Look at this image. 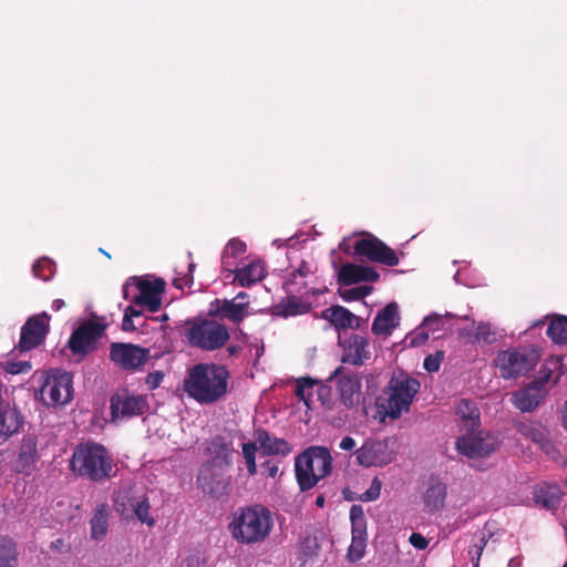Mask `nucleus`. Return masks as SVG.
Wrapping results in <instances>:
<instances>
[{
  "mask_svg": "<svg viewBox=\"0 0 567 567\" xmlns=\"http://www.w3.org/2000/svg\"><path fill=\"white\" fill-rule=\"evenodd\" d=\"M339 249L361 264L346 262L341 265L337 271V284L377 282L384 279L391 272L390 268L396 267L405 256L403 251L394 250L368 231L359 233L353 243L350 238H343L339 244Z\"/></svg>",
  "mask_w": 567,
  "mask_h": 567,
  "instance_id": "obj_1",
  "label": "nucleus"
},
{
  "mask_svg": "<svg viewBox=\"0 0 567 567\" xmlns=\"http://www.w3.org/2000/svg\"><path fill=\"white\" fill-rule=\"evenodd\" d=\"M228 379L229 373L224 365L199 363L188 371L184 390L197 402L210 404L227 393Z\"/></svg>",
  "mask_w": 567,
  "mask_h": 567,
  "instance_id": "obj_2",
  "label": "nucleus"
},
{
  "mask_svg": "<svg viewBox=\"0 0 567 567\" xmlns=\"http://www.w3.org/2000/svg\"><path fill=\"white\" fill-rule=\"evenodd\" d=\"M272 527V515L262 505L238 508L228 526L233 538L245 545L262 543L270 535Z\"/></svg>",
  "mask_w": 567,
  "mask_h": 567,
  "instance_id": "obj_3",
  "label": "nucleus"
},
{
  "mask_svg": "<svg viewBox=\"0 0 567 567\" xmlns=\"http://www.w3.org/2000/svg\"><path fill=\"white\" fill-rule=\"evenodd\" d=\"M113 468V460L107 450L94 442L76 445L70 461V470L75 475L93 482L111 478L114 475Z\"/></svg>",
  "mask_w": 567,
  "mask_h": 567,
  "instance_id": "obj_4",
  "label": "nucleus"
},
{
  "mask_svg": "<svg viewBox=\"0 0 567 567\" xmlns=\"http://www.w3.org/2000/svg\"><path fill=\"white\" fill-rule=\"evenodd\" d=\"M420 390L416 379L409 377H395L389 381L383 393L377 399V406L380 412L395 420L408 412L409 408Z\"/></svg>",
  "mask_w": 567,
  "mask_h": 567,
  "instance_id": "obj_5",
  "label": "nucleus"
},
{
  "mask_svg": "<svg viewBox=\"0 0 567 567\" xmlns=\"http://www.w3.org/2000/svg\"><path fill=\"white\" fill-rule=\"evenodd\" d=\"M332 468V456L326 446H310L296 458V476L301 491L312 488Z\"/></svg>",
  "mask_w": 567,
  "mask_h": 567,
  "instance_id": "obj_6",
  "label": "nucleus"
},
{
  "mask_svg": "<svg viewBox=\"0 0 567 567\" xmlns=\"http://www.w3.org/2000/svg\"><path fill=\"white\" fill-rule=\"evenodd\" d=\"M184 334L189 346L204 351L220 349L230 338L229 330L225 324L208 318L187 320Z\"/></svg>",
  "mask_w": 567,
  "mask_h": 567,
  "instance_id": "obj_7",
  "label": "nucleus"
},
{
  "mask_svg": "<svg viewBox=\"0 0 567 567\" xmlns=\"http://www.w3.org/2000/svg\"><path fill=\"white\" fill-rule=\"evenodd\" d=\"M540 360V353L535 347H518L499 351L495 365L501 378L515 380L532 371Z\"/></svg>",
  "mask_w": 567,
  "mask_h": 567,
  "instance_id": "obj_8",
  "label": "nucleus"
},
{
  "mask_svg": "<svg viewBox=\"0 0 567 567\" xmlns=\"http://www.w3.org/2000/svg\"><path fill=\"white\" fill-rule=\"evenodd\" d=\"M226 460L217 458L204 464L197 476V485L203 493L219 499L228 492L229 478L225 474Z\"/></svg>",
  "mask_w": 567,
  "mask_h": 567,
  "instance_id": "obj_9",
  "label": "nucleus"
},
{
  "mask_svg": "<svg viewBox=\"0 0 567 567\" xmlns=\"http://www.w3.org/2000/svg\"><path fill=\"white\" fill-rule=\"evenodd\" d=\"M41 400L48 405H64L72 400V375L65 371L54 370L49 373L40 390Z\"/></svg>",
  "mask_w": 567,
  "mask_h": 567,
  "instance_id": "obj_10",
  "label": "nucleus"
},
{
  "mask_svg": "<svg viewBox=\"0 0 567 567\" xmlns=\"http://www.w3.org/2000/svg\"><path fill=\"white\" fill-rule=\"evenodd\" d=\"M501 441L489 432L480 431L457 439L455 446L460 454L468 458L487 457L499 449Z\"/></svg>",
  "mask_w": 567,
  "mask_h": 567,
  "instance_id": "obj_11",
  "label": "nucleus"
},
{
  "mask_svg": "<svg viewBox=\"0 0 567 567\" xmlns=\"http://www.w3.org/2000/svg\"><path fill=\"white\" fill-rule=\"evenodd\" d=\"M110 409L112 420L117 421L143 415L148 410V402L145 395L121 390L112 395Z\"/></svg>",
  "mask_w": 567,
  "mask_h": 567,
  "instance_id": "obj_12",
  "label": "nucleus"
},
{
  "mask_svg": "<svg viewBox=\"0 0 567 567\" xmlns=\"http://www.w3.org/2000/svg\"><path fill=\"white\" fill-rule=\"evenodd\" d=\"M106 326L93 320L84 321L71 334L68 346L73 354L82 358L96 348Z\"/></svg>",
  "mask_w": 567,
  "mask_h": 567,
  "instance_id": "obj_13",
  "label": "nucleus"
},
{
  "mask_svg": "<svg viewBox=\"0 0 567 567\" xmlns=\"http://www.w3.org/2000/svg\"><path fill=\"white\" fill-rule=\"evenodd\" d=\"M110 358L124 370H137L151 358L150 349L132 343H112Z\"/></svg>",
  "mask_w": 567,
  "mask_h": 567,
  "instance_id": "obj_14",
  "label": "nucleus"
},
{
  "mask_svg": "<svg viewBox=\"0 0 567 567\" xmlns=\"http://www.w3.org/2000/svg\"><path fill=\"white\" fill-rule=\"evenodd\" d=\"M390 439L369 440L357 450V461L365 467L383 466L394 460V452L390 449Z\"/></svg>",
  "mask_w": 567,
  "mask_h": 567,
  "instance_id": "obj_15",
  "label": "nucleus"
},
{
  "mask_svg": "<svg viewBox=\"0 0 567 567\" xmlns=\"http://www.w3.org/2000/svg\"><path fill=\"white\" fill-rule=\"evenodd\" d=\"M49 319L50 317L47 313L28 319L21 329V338L19 342V350L21 352L34 349L42 343L49 330Z\"/></svg>",
  "mask_w": 567,
  "mask_h": 567,
  "instance_id": "obj_16",
  "label": "nucleus"
},
{
  "mask_svg": "<svg viewBox=\"0 0 567 567\" xmlns=\"http://www.w3.org/2000/svg\"><path fill=\"white\" fill-rule=\"evenodd\" d=\"M540 382H529L526 386L511 394V403L520 412L535 411L548 394L547 388H540Z\"/></svg>",
  "mask_w": 567,
  "mask_h": 567,
  "instance_id": "obj_17",
  "label": "nucleus"
},
{
  "mask_svg": "<svg viewBox=\"0 0 567 567\" xmlns=\"http://www.w3.org/2000/svg\"><path fill=\"white\" fill-rule=\"evenodd\" d=\"M39 457L38 437L34 434H25L18 449L14 471L30 475L35 470Z\"/></svg>",
  "mask_w": 567,
  "mask_h": 567,
  "instance_id": "obj_18",
  "label": "nucleus"
},
{
  "mask_svg": "<svg viewBox=\"0 0 567 567\" xmlns=\"http://www.w3.org/2000/svg\"><path fill=\"white\" fill-rule=\"evenodd\" d=\"M338 379V391L340 400L348 409L358 405L361 401V379L357 373L341 374V368L334 371Z\"/></svg>",
  "mask_w": 567,
  "mask_h": 567,
  "instance_id": "obj_19",
  "label": "nucleus"
},
{
  "mask_svg": "<svg viewBox=\"0 0 567 567\" xmlns=\"http://www.w3.org/2000/svg\"><path fill=\"white\" fill-rule=\"evenodd\" d=\"M370 357L369 340L365 337L352 334L344 341L342 362L362 365Z\"/></svg>",
  "mask_w": 567,
  "mask_h": 567,
  "instance_id": "obj_20",
  "label": "nucleus"
},
{
  "mask_svg": "<svg viewBox=\"0 0 567 567\" xmlns=\"http://www.w3.org/2000/svg\"><path fill=\"white\" fill-rule=\"evenodd\" d=\"M231 284H257L262 281L268 275V268L265 260L260 258L248 259L247 262L235 270Z\"/></svg>",
  "mask_w": 567,
  "mask_h": 567,
  "instance_id": "obj_21",
  "label": "nucleus"
},
{
  "mask_svg": "<svg viewBox=\"0 0 567 567\" xmlns=\"http://www.w3.org/2000/svg\"><path fill=\"white\" fill-rule=\"evenodd\" d=\"M399 307L395 302H391L377 315L371 329L374 334L388 337L399 326Z\"/></svg>",
  "mask_w": 567,
  "mask_h": 567,
  "instance_id": "obj_22",
  "label": "nucleus"
},
{
  "mask_svg": "<svg viewBox=\"0 0 567 567\" xmlns=\"http://www.w3.org/2000/svg\"><path fill=\"white\" fill-rule=\"evenodd\" d=\"M23 424V416L18 409L4 400L0 403V436L4 440L19 432Z\"/></svg>",
  "mask_w": 567,
  "mask_h": 567,
  "instance_id": "obj_23",
  "label": "nucleus"
},
{
  "mask_svg": "<svg viewBox=\"0 0 567 567\" xmlns=\"http://www.w3.org/2000/svg\"><path fill=\"white\" fill-rule=\"evenodd\" d=\"M140 293L134 297V303L155 312L162 306V295L165 286H138Z\"/></svg>",
  "mask_w": 567,
  "mask_h": 567,
  "instance_id": "obj_24",
  "label": "nucleus"
},
{
  "mask_svg": "<svg viewBox=\"0 0 567 567\" xmlns=\"http://www.w3.org/2000/svg\"><path fill=\"white\" fill-rule=\"evenodd\" d=\"M446 485L437 480H432L425 494L424 505L427 512L441 511L445 505Z\"/></svg>",
  "mask_w": 567,
  "mask_h": 567,
  "instance_id": "obj_25",
  "label": "nucleus"
},
{
  "mask_svg": "<svg viewBox=\"0 0 567 567\" xmlns=\"http://www.w3.org/2000/svg\"><path fill=\"white\" fill-rule=\"evenodd\" d=\"M256 443H258L260 449L268 455H287L290 453V446L286 440L272 437L265 430H258L256 432Z\"/></svg>",
  "mask_w": 567,
  "mask_h": 567,
  "instance_id": "obj_26",
  "label": "nucleus"
},
{
  "mask_svg": "<svg viewBox=\"0 0 567 567\" xmlns=\"http://www.w3.org/2000/svg\"><path fill=\"white\" fill-rule=\"evenodd\" d=\"M215 316L228 319L233 322H240L247 315L245 303H236L234 300H216V308L212 311Z\"/></svg>",
  "mask_w": 567,
  "mask_h": 567,
  "instance_id": "obj_27",
  "label": "nucleus"
},
{
  "mask_svg": "<svg viewBox=\"0 0 567 567\" xmlns=\"http://www.w3.org/2000/svg\"><path fill=\"white\" fill-rule=\"evenodd\" d=\"M324 319H328L337 329L353 328L358 318L348 309L341 306H332L322 312Z\"/></svg>",
  "mask_w": 567,
  "mask_h": 567,
  "instance_id": "obj_28",
  "label": "nucleus"
},
{
  "mask_svg": "<svg viewBox=\"0 0 567 567\" xmlns=\"http://www.w3.org/2000/svg\"><path fill=\"white\" fill-rule=\"evenodd\" d=\"M561 372H560V362L556 358H550L544 362L542 365L538 377L533 382H540L537 384L540 388H547L548 383L553 385L559 382Z\"/></svg>",
  "mask_w": 567,
  "mask_h": 567,
  "instance_id": "obj_29",
  "label": "nucleus"
},
{
  "mask_svg": "<svg viewBox=\"0 0 567 567\" xmlns=\"http://www.w3.org/2000/svg\"><path fill=\"white\" fill-rule=\"evenodd\" d=\"M91 538L100 540L104 538L109 529V512L105 504L99 505L90 522Z\"/></svg>",
  "mask_w": 567,
  "mask_h": 567,
  "instance_id": "obj_30",
  "label": "nucleus"
},
{
  "mask_svg": "<svg viewBox=\"0 0 567 567\" xmlns=\"http://www.w3.org/2000/svg\"><path fill=\"white\" fill-rule=\"evenodd\" d=\"M455 413L467 429H474L480 424L478 409L470 400H461L455 408Z\"/></svg>",
  "mask_w": 567,
  "mask_h": 567,
  "instance_id": "obj_31",
  "label": "nucleus"
},
{
  "mask_svg": "<svg viewBox=\"0 0 567 567\" xmlns=\"http://www.w3.org/2000/svg\"><path fill=\"white\" fill-rule=\"evenodd\" d=\"M515 429L522 436L535 444L548 435L547 429L537 422L519 421L515 424Z\"/></svg>",
  "mask_w": 567,
  "mask_h": 567,
  "instance_id": "obj_32",
  "label": "nucleus"
},
{
  "mask_svg": "<svg viewBox=\"0 0 567 567\" xmlns=\"http://www.w3.org/2000/svg\"><path fill=\"white\" fill-rule=\"evenodd\" d=\"M274 309L276 315L289 317L306 313L309 310V305L298 300L296 297H288L276 305Z\"/></svg>",
  "mask_w": 567,
  "mask_h": 567,
  "instance_id": "obj_33",
  "label": "nucleus"
},
{
  "mask_svg": "<svg viewBox=\"0 0 567 567\" xmlns=\"http://www.w3.org/2000/svg\"><path fill=\"white\" fill-rule=\"evenodd\" d=\"M196 268V264L193 260V254L187 252L186 258L182 260L175 268V277L172 284H193V272Z\"/></svg>",
  "mask_w": 567,
  "mask_h": 567,
  "instance_id": "obj_34",
  "label": "nucleus"
},
{
  "mask_svg": "<svg viewBox=\"0 0 567 567\" xmlns=\"http://www.w3.org/2000/svg\"><path fill=\"white\" fill-rule=\"evenodd\" d=\"M547 336L557 344H567V316H555L547 328Z\"/></svg>",
  "mask_w": 567,
  "mask_h": 567,
  "instance_id": "obj_35",
  "label": "nucleus"
},
{
  "mask_svg": "<svg viewBox=\"0 0 567 567\" xmlns=\"http://www.w3.org/2000/svg\"><path fill=\"white\" fill-rule=\"evenodd\" d=\"M131 513L143 524H146L148 527H153L155 525V519L150 513L151 505L148 498L146 496H136L135 501L131 504Z\"/></svg>",
  "mask_w": 567,
  "mask_h": 567,
  "instance_id": "obj_36",
  "label": "nucleus"
},
{
  "mask_svg": "<svg viewBox=\"0 0 567 567\" xmlns=\"http://www.w3.org/2000/svg\"><path fill=\"white\" fill-rule=\"evenodd\" d=\"M32 272L34 278L42 280V281H49L53 279L55 272H56V265L55 262L48 258L42 257L39 258L32 266Z\"/></svg>",
  "mask_w": 567,
  "mask_h": 567,
  "instance_id": "obj_37",
  "label": "nucleus"
},
{
  "mask_svg": "<svg viewBox=\"0 0 567 567\" xmlns=\"http://www.w3.org/2000/svg\"><path fill=\"white\" fill-rule=\"evenodd\" d=\"M247 250V245L238 239V238H231L224 251H223V255H221V262L225 267L227 266H231L233 262L230 261V259H235L241 255H244Z\"/></svg>",
  "mask_w": 567,
  "mask_h": 567,
  "instance_id": "obj_38",
  "label": "nucleus"
},
{
  "mask_svg": "<svg viewBox=\"0 0 567 567\" xmlns=\"http://www.w3.org/2000/svg\"><path fill=\"white\" fill-rule=\"evenodd\" d=\"M16 556L14 543L7 537H0V567H13Z\"/></svg>",
  "mask_w": 567,
  "mask_h": 567,
  "instance_id": "obj_39",
  "label": "nucleus"
},
{
  "mask_svg": "<svg viewBox=\"0 0 567 567\" xmlns=\"http://www.w3.org/2000/svg\"><path fill=\"white\" fill-rule=\"evenodd\" d=\"M535 501L546 508L555 507L559 501V489L556 486L540 487L535 491Z\"/></svg>",
  "mask_w": 567,
  "mask_h": 567,
  "instance_id": "obj_40",
  "label": "nucleus"
},
{
  "mask_svg": "<svg viewBox=\"0 0 567 567\" xmlns=\"http://www.w3.org/2000/svg\"><path fill=\"white\" fill-rule=\"evenodd\" d=\"M136 496L132 494L130 488L118 491L114 498L115 509L124 517L131 515V504L135 501Z\"/></svg>",
  "mask_w": 567,
  "mask_h": 567,
  "instance_id": "obj_41",
  "label": "nucleus"
},
{
  "mask_svg": "<svg viewBox=\"0 0 567 567\" xmlns=\"http://www.w3.org/2000/svg\"><path fill=\"white\" fill-rule=\"evenodd\" d=\"M365 550V539L362 532H352V543L348 550V557L351 561H357L363 557Z\"/></svg>",
  "mask_w": 567,
  "mask_h": 567,
  "instance_id": "obj_42",
  "label": "nucleus"
},
{
  "mask_svg": "<svg viewBox=\"0 0 567 567\" xmlns=\"http://www.w3.org/2000/svg\"><path fill=\"white\" fill-rule=\"evenodd\" d=\"M372 290V286H357L354 288H343L340 286L338 292L344 301L360 300L368 296Z\"/></svg>",
  "mask_w": 567,
  "mask_h": 567,
  "instance_id": "obj_43",
  "label": "nucleus"
},
{
  "mask_svg": "<svg viewBox=\"0 0 567 567\" xmlns=\"http://www.w3.org/2000/svg\"><path fill=\"white\" fill-rule=\"evenodd\" d=\"M320 549L318 538L312 535H307L302 538L299 544V554L305 558L309 559L318 555Z\"/></svg>",
  "mask_w": 567,
  "mask_h": 567,
  "instance_id": "obj_44",
  "label": "nucleus"
},
{
  "mask_svg": "<svg viewBox=\"0 0 567 567\" xmlns=\"http://www.w3.org/2000/svg\"><path fill=\"white\" fill-rule=\"evenodd\" d=\"M257 451L256 443L249 442L243 444V455L250 475L257 472L255 454Z\"/></svg>",
  "mask_w": 567,
  "mask_h": 567,
  "instance_id": "obj_45",
  "label": "nucleus"
},
{
  "mask_svg": "<svg viewBox=\"0 0 567 567\" xmlns=\"http://www.w3.org/2000/svg\"><path fill=\"white\" fill-rule=\"evenodd\" d=\"M4 372L9 374L27 373L31 370V363L29 361H12L7 360L1 363Z\"/></svg>",
  "mask_w": 567,
  "mask_h": 567,
  "instance_id": "obj_46",
  "label": "nucleus"
},
{
  "mask_svg": "<svg viewBox=\"0 0 567 567\" xmlns=\"http://www.w3.org/2000/svg\"><path fill=\"white\" fill-rule=\"evenodd\" d=\"M443 317L453 318L454 315L451 312H445L443 316L439 313H432L424 318L422 322V327L429 328L430 330L439 331L443 327Z\"/></svg>",
  "mask_w": 567,
  "mask_h": 567,
  "instance_id": "obj_47",
  "label": "nucleus"
},
{
  "mask_svg": "<svg viewBox=\"0 0 567 567\" xmlns=\"http://www.w3.org/2000/svg\"><path fill=\"white\" fill-rule=\"evenodd\" d=\"M181 567H207L206 557L199 550L192 551L182 560Z\"/></svg>",
  "mask_w": 567,
  "mask_h": 567,
  "instance_id": "obj_48",
  "label": "nucleus"
},
{
  "mask_svg": "<svg viewBox=\"0 0 567 567\" xmlns=\"http://www.w3.org/2000/svg\"><path fill=\"white\" fill-rule=\"evenodd\" d=\"M475 339L485 343H493L496 340V336L489 323H478L475 331Z\"/></svg>",
  "mask_w": 567,
  "mask_h": 567,
  "instance_id": "obj_49",
  "label": "nucleus"
},
{
  "mask_svg": "<svg viewBox=\"0 0 567 567\" xmlns=\"http://www.w3.org/2000/svg\"><path fill=\"white\" fill-rule=\"evenodd\" d=\"M313 382L310 379H300L296 389V395L302 400L307 405L308 399L312 395Z\"/></svg>",
  "mask_w": 567,
  "mask_h": 567,
  "instance_id": "obj_50",
  "label": "nucleus"
},
{
  "mask_svg": "<svg viewBox=\"0 0 567 567\" xmlns=\"http://www.w3.org/2000/svg\"><path fill=\"white\" fill-rule=\"evenodd\" d=\"M350 519L352 523V532H362L364 527V514L360 506L353 505L350 509Z\"/></svg>",
  "mask_w": 567,
  "mask_h": 567,
  "instance_id": "obj_51",
  "label": "nucleus"
},
{
  "mask_svg": "<svg viewBox=\"0 0 567 567\" xmlns=\"http://www.w3.org/2000/svg\"><path fill=\"white\" fill-rule=\"evenodd\" d=\"M382 483L378 477H374L371 486L362 494L361 501L371 502L379 498L381 493Z\"/></svg>",
  "mask_w": 567,
  "mask_h": 567,
  "instance_id": "obj_52",
  "label": "nucleus"
},
{
  "mask_svg": "<svg viewBox=\"0 0 567 567\" xmlns=\"http://www.w3.org/2000/svg\"><path fill=\"white\" fill-rule=\"evenodd\" d=\"M125 284H166V281L162 277H157L153 274H146L142 276H132Z\"/></svg>",
  "mask_w": 567,
  "mask_h": 567,
  "instance_id": "obj_53",
  "label": "nucleus"
},
{
  "mask_svg": "<svg viewBox=\"0 0 567 567\" xmlns=\"http://www.w3.org/2000/svg\"><path fill=\"white\" fill-rule=\"evenodd\" d=\"M443 352H436L435 354H429L424 359V369L429 372H436L439 371L442 360H443Z\"/></svg>",
  "mask_w": 567,
  "mask_h": 567,
  "instance_id": "obj_54",
  "label": "nucleus"
},
{
  "mask_svg": "<svg viewBox=\"0 0 567 567\" xmlns=\"http://www.w3.org/2000/svg\"><path fill=\"white\" fill-rule=\"evenodd\" d=\"M487 544V539L486 537L483 535L480 539V544H476L474 545L471 549H470V554L472 555V561H473V567H478L480 565V559H481V556H482V553L484 550V547L486 546Z\"/></svg>",
  "mask_w": 567,
  "mask_h": 567,
  "instance_id": "obj_55",
  "label": "nucleus"
},
{
  "mask_svg": "<svg viewBox=\"0 0 567 567\" xmlns=\"http://www.w3.org/2000/svg\"><path fill=\"white\" fill-rule=\"evenodd\" d=\"M537 445L542 449V451H544V453H546L548 456L553 458L556 457V455L558 454L555 445L548 439V435L544 436V439L540 442H538Z\"/></svg>",
  "mask_w": 567,
  "mask_h": 567,
  "instance_id": "obj_56",
  "label": "nucleus"
},
{
  "mask_svg": "<svg viewBox=\"0 0 567 567\" xmlns=\"http://www.w3.org/2000/svg\"><path fill=\"white\" fill-rule=\"evenodd\" d=\"M409 540L411 545L417 549H425L429 545V540L419 533H413Z\"/></svg>",
  "mask_w": 567,
  "mask_h": 567,
  "instance_id": "obj_57",
  "label": "nucleus"
},
{
  "mask_svg": "<svg viewBox=\"0 0 567 567\" xmlns=\"http://www.w3.org/2000/svg\"><path fill=\"white\" fill-rule=\"evenodd\" d=\"M164 378V374L159 371H156L154 373H150L147 377H146V384L151 388V389H156L162 380Z\"/></svg>",
  "mask_w": 567,
  "mask_h": 567,
  "instance_id": "obj_58",
  "label": "nucleus"
},
{
  "mask_svg": "<svg viewBox=\"0 0 567 567\" xmlns=\"http://www.w3.org/2000/svg\"><path fill=\"white\" fill-rule=\"evenodd\" d=\"M309 274H311L309 265L302 261L297 269H293L289 272V276H291L292 280H295L297 275H299L301 278H307Z\"/></svg>",
  "mask_w": 567,
  "mask_h": 567,
  "instance_id": "obj_59",
  "label": "nucleus"
},
{
  "mask_svg": "<svg viewBox=\"0 0 567 567\" xmlns=\"http://www.w3.org/2000/svg\"><path fill=\"white\" fill-rule=\"evenodd\" d=\"M429 339V333L425 331H417L415 336L411 339L412 346H420L424 343Z\"/></svg>",
  "mask_w": 567,
  "mask_h": 567,
  "instance_id": "obj_60",
  "label": "nucleus"
},
{
  "mask_svg": "<svg viewBox=\"0 0 567 567\" xmlns=\"http://www.w3.org/2000/svg\"><path fill=\"white\" fill-rule=\"evenodd\" d=\"M354 446L355 441L351 436H344L339 444V447L344 451H351Z\"/></svg>",
  "mask_w": 567,
  "mask_h": 567,
  "instance_id": "obj_61",
  "label": "nucleus"
},
{
  "mask_svg": "<svg viewBox=\"0 0 567 567\" xmlns=\"http://www.w3.org/2000/svg\"><path fill=\"white\" fill-rule=\"evenodd\" d=\"M50 547L58 551H68L69 550V546L65 544L64 539H62V538H58V539L53 540L51 543Z\"/></svg>",
  "mask_w": 567,
  "mask_h": 567,
  "instance_id": "obj_62",
  "label": "nucleus"
},
{
  "mask_svg": "<svg viewBox=\"0 0 567 567\" xmlns=\"http://www.w3.org/2000/svg\"><path fill=\"white\" fill-rule=\"evenodd\" d=\"M122 329L124 331H130V330H135L136 329L134 323H133V318L128 317L125 313H124V318H123V322H122Z\"/></svg>",
  "mask_w": 567,
  "mask_h": 567,
  "instance_id": "obj_63",
  "label": "nucleus"
},
{
  "mask_svg": "<svg viewBox=\"0 0 567 567\" xmlns=\"http://www.w3.org/2000/svg\"><path fill=\"white\" fill-rule=\"evenodd\" d=\"M236 303H245V311H247V308L249 306L248 296L244 292L238 293L234 299Z\"/></svg>",
  "mask_w": 567,
  "mask_h": 567,
  "instance_id": "obj_64",
  "label": "nucleus"
}]
</instances>
